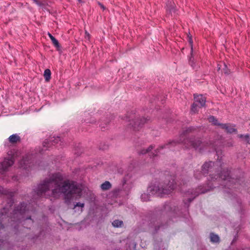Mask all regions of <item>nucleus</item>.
<instances>
[{"label": "nucleus", "mask_w": 250, "mask_h": 250, "mask_svg": "<svg viewBox=\"0 0 250 250\" xmlns=\"http://www.w3.org/2000/svg\"><path fill=\"white\" fill-rule=\"evenodd\" d=\"M194 103L198 105L200 108L204 107L206 104V98L202 95H194Z\"/></svg>", "instance_id": "9"}, {"label": "nucleus", "mask_w": 250, "mask_h": 250, "mask_svg": "<svg viewBox=\"0 0 250 250\" xmlns=\"http://www.w3.org/2000/svg\"><path fill=\"white\" fill-rule=\"evenodd\" d=\"M30 158V156L29 155H26L24 157H23L22 160L19 162V166L21 168L26 169L30 167L32 161Z\"/></svg>", "instance_id": "8"}, {"label": "nucleus", "mask_w": 250, "mask_h": 250, "mask_svg": "<svg viewBox=\"0 0 250 250\" xmlns=\"http://www.w3.org/2000/svg\"><path fill=\"white\" fill-rule=\"evenodd\" d=\"M210 241L213 243H218L220 242V238L219 236L213 232L210 233Z\"/></svg>", "instance_id": "13"}, {"label": "nucleus", "mask_w": 250, "mask_h": 250, "mask_svg": "<svg viewBox=\"0 0 250 250\" xmlns=\"http://www.w3.org/2000/svg\"><path fill=\"white\" fill-rule=\"evenodd\" d=\"M232 145V144L231 143H228V145H227V146H231Z\"/></svg>", "instance_id": "28"}, {"label": "nucleus", "mask_w": 250, "mask_h": 250, "mask_svg": "<svg viewBox=\"0 0 250 250\" xmlns=\"http://www.w3.org/2000/svg\"><path fill=\"white\" fill-rule=\"evenodd\" d=\"M64 177L60 173L53 174L49 178L45 179L34 189V192L38 197L44 196L48 198L46 193L52 188L51 194L56 197L62 193L64 195L65 203H71L73 197L76 195L79 198L81 196L82 189L78 184L74 181L66 180L63 183Z\"/></svg>", "instance_id": "2"}, {"label": "nucleus", "mask_w": 250, "mask_h": 250, "mask_svg": "<svg viewBox=\"0 0 250 250\" xmlns=\"http://www.w3.org/2000/svg\"><path fill=\"white\" fill-rule=\"evenodd\" d=\"M47 34L51 40L54 38V37L52 35L51 33H50L49 32H48Z\"/></svg>", "instance_id": "26"}, {"label": "nucleus", "mask_w": 250, "mask_h": 250, "mask_svg": "<svg viewBox=\"0 0 250 250\" xmlns=\"http://www.w3.org/2000/svg\"><path fill=\"white\" fill-rule=\"evenodd\" d=\"M85 39L88 41L90 39V35L87 31H85Z\"/></svg>", "instance_id": "23"}, {"label": "nucleus", "mask_w": 250, "mask_h": 250, "mask_svg": "<svg viewBox=\"0 0 250 250\" xmlns=\"http://www.w3.org/2000/svg\"><path fill=\"white\" fill-rule=\"evenodd\" d=\"M199 108V106L194 103L191 105V112L193 113H195L198 112Z\"/></svg>", "instance_id": "19"}, {"label": "nucleus", "mask_w": 250, "mask_h": 250, "mask_svg": "<svg viewBox=\"0 0 250 250\" xmlns=\"http://www.w3.org/2000/svg\"><path fill=\"white\" fill-rule=\"evenodd\" d=\"M166 6L167 10L169 11L170 13H171L175 12V8L172 0H168L166 3Z\"/></svg>", "instance_id": "12"}, {"label": "nucleus", "mask_w": 250, "mask_h": 250, "mask_svg": "<svg viewBox=\"0 0 250 250\" xmlns=\"http://www.w3.org/2000/svg\"><path fill=\"white\" fill-rule=\"evenodd\" d=\"M235 125L230 124H223L221 125V127L225 129L229 133H236L237 130L234 128Z\"/></svg>", "instance_id": "10"}, {"label": "nucleus", "mask_w": 250, "mask_h": 250, "mask_svg": "<svg viewBox=\"0 0 250 250\" xmlns=\"http://www.w3.org/2000/svg\"><path fill=\"white\" fill-rule=\"evenodd\" d=\"M51 71L49 69H46L44 71V77L46 81H48L51 78Z\"/></svg>", "instance_id": "16"}, {"label": "nucleus", "mask_w": 250, "mask_h": 250, "mask_svg": "<svg viewBox=\"0 0 250 250\" xmlns=\"http://www.w3.org/2000/svg\"><path fill=\"white\" fill-rule=\"evenodd\" d=\"M131 174L127 173L125 175L123 182L122 188H118L114 189L113 195L114 196L127 195L133 187V182L131 180Z\"/></svg>", "instance_id": "4"}, {"label": "nucleus", "mask_w": 250, "mask_h": 250, "mask_svg": "<svg viewBox=\"0 0 250 250\" xmlns=\"http://www.w3.org/2000/svg\"><path fill=\"white\" fill-rule=\"evenodd\" d=\"M51 41H52L53 44H54V45L56 48H60V44H59V42L58 41L55 37L51 40Z\"/></svg>", "instance_id": "22"}, {"label": "nucleus", "mask_w": 250, "mask_h": 250, "mask_svg": "<svg viewBox=\"0 0 250 250\" xmlns=\"http://www.w3.org/2000/svg\"><path fill=\"white\" fill-rule=\"evenodd\" d=\"M182 182L183 183V185L182 184V182H180L178 185V189L180 190V191L181 192H184V187L183 186H184L186 185V183L183 180H182Z\"/></svg>", "instance_id": "20"}, {"label": "nucleus", "mask_w": 250, "mask_h": 250, "mask_svg": "<svg viewBox=\"0 0 250 250\" xmlns=\"http://www.w3.org/2000/svg\"><path fill=\"white\" fill-rule=\"evenodd\" d=\"M112 224L113 227L116 228L121 227L123 225V222L119 220H115L112 222Z\"/></svg>", "instance_id": "18"}, {"label": "nucleus", "mask_w": 250, "mask_h": 250, "mask_svg": "<svg viewBox=\"0 0 250 250\" xmlns=\"http://www.w3.org/2000/svg\"><path fill=\"white\" fill-rule=\"evenodd\" d=\"M111 188V184L109 181H105L101 185V188L102 190H106Z\"/></svg>", "instance_id": "14"}, {"label": "nucleus", "mask_w": 250, "mask_h": 250, "mask_svg": "<svg viewBox=\"0 0 250 250\" xmlns=\"http://www.w3.org/2000/svg\"><path fill=\"white\" fill-rule=\"evenodd\" d=\"M98 4L100 6V7L103 9L104 10L105 9V7L104 6V5L102 4L100 2H98Z\"/></svg>", "instance_id": "25"}, {"label": "nucleus", "mask_w": 250, "mask_h": 250, "mask_svg": "<svg viewBox=\"0 0 250 250\" xmlns=\"http://www.w3.org/2000/svg\"><path fill=\"white\" fill-rule=\"evenodd\" d=\"M59 144L60 146L63 145V142L61 140L60 137H52L48 139H46L42 143L43 149L40 151V153H42V151L47 150L51 145H55Z\"/></svg>", "instance_id": "6"}, {"label": "nucleus", "mask_w": 250, "mask_h": 250, "mask_svg": "<svg viewBox=\"0 0 250 250\" xmlns=\"http://www.w3.org/2000/svg\"><path fill=\"white\" fill-rule=\"evenodd\" d=\"M125 120L130 122L129 125L134 130H139L146 121L149 120V119L137 118L134 113L127 115L125 117Z\"/></svg>", "instance_id": "5"}, {"label": "nucleus", "mask_w": 250, "mask_h": 250, "mask_svg": "<svg viewBox=\"0 0 250 250\" xmlns=\"http://www.w3.org/2000/svg\"><path fill=\"white\" fill-rule=\"evenodd\" d=\"M238 137L242 139L243 141L248 144H250V138L248 134L246 135H238Z\"/></svg>", "instance_id": "17"}, {"label": "nucleus", "mask_w": 250, "mask_h": 250, "mask_svg": "<svg viewBox=\"0 0 250 250\" xmlns=\"http://www.w3.org/2000/svg\"><path fill=\"white\" fill-rule=\"evenodd\" d=\"M189 63L191 66L193 67V68H194V63L193 62V61L191 60V58H190L189 59Z\"/></svg>", "instance_id": "24"}, {"label": "nucleus", "mask_w": 250, "mask_h": 250, "mask_svg": "<svg viewBox=\"0 0 250 250\" xmlns=\"http://www.w3.org/2000/svg\"><path fill=\"white\" fill-rule=\"evenodd\" d=\"M21 140L20 137L17 134H14L10 136L8 138L9 142L12 144L20 142Z\"/></svg>", "instance_id": "11"}, {"label": "nucleus", "mask_w": 250, "mask_h": 250, "mask_svg": "<svg viewBox=\"0 0 250 250\" xmlns=\"http://www.w3.org/2000/svg\"><path fill=\"white\" fill-rule=\"evenodd\" d=\"M174 176H167L164 183L161 185V187L156 185L149 186L147 189L148 193H144L141 196L142 201L146 202L150 200V195H155L161 197L168 195L176 187L173 184L174 182L176 185L177 183L175 181Z\"/></svg>", "instance_id": "3"}, {"label": "nucleus", "mask_w": 250, "mask_h": 250, "mask_svg": "<svg viewBox=\"0 0 250 250\" xmlns=\"http://www.w3.org/2000/svg\"><path fill=\"white\" fill-rule=\"evenodd\" d=\"M8 154V155H10L12 154L11 153L9 154V153Z\"/></svg>", "instance_id": "31"}, {"label": "nucleus", "mask_w": 250, "mask_h": 250, "mask_svg": "<svg viewBox=\"0 0 250 250\" xmlns=\"http://www.w3.org/2000/svg\"><path fill=\"white\" fill-rule=\"evenodd\" d=\"M208 121L209 122L211 123L213 125H219L221 126V125L222 124L219 123L218 122L217 119L213 116H210L208 118Z\"/></svg>", "instance_id": "15"}, {"label": "nucleus", "mask_w": 250, "mask_h": 250, "mask_svg": "<svg viewBox=\"0 0 250 250\" xmlns=\"http://www.w3.org/2000/svg\"><path fill=\"white\" fill-rule=\"evenodd\" d=\"M14 162V157L11 156L10 158H5L4 160L0 163V168L4 171L9 167L12 166Z\"/></svg>", "instance_id": "7"}, {"label": "nucleus", "mask_w": 250, "mask_h": 250, "mask_svg": "<svg viewBox=\"0 0 250 250\" xmlns=\"http://www.w3.org/2000/svg\"><path fill=\"white\" fill-rule=\"evenodd\" d=\"M161 226H155V232H157V230L158 229H159L160 228Z\"/></svg>", "instance_id": "27"}, {"label": "nucleus", "mask_w": 250, "mask_h": 250, "mask_svg": "<svg viewBox=\"0 0 250 250\" xmlns=\"http://www.w3.org/2000/svg\"><path fill=\"white\" fill-rule=\"evenodd\" d=\"M84 206V203H82L80 202L77 203L76 204L74 205V208H77V207L81 208L80 211L81 212L83 211V208Z\"/></svg>", "instance_id": "21"}, {"label": "nucleus", "mask_w": 250, "mask_h": 250, "mask_svg": "<svg viewBox=\"0 0 250 250\" xmlns=\"http://www.w3.org/2000/svg\"><path fill=\"white\" fill-rule=\"evenodd\" d=\"M42 234V232H41L40 234V235H39V236H36V238H38V237H40V235H41Z\"/></svg>", "instance_id": "29"}, {"label": "nucleus", "mask_w": 250, "mask_h": 250, "mask_svg": "<svg viewBox=\"0 0 250 250\" xmlns=\"http://www.w3.org/2000/svg\"><path fill=\"white\" fill-rule=\"evenodd\" d=\"M198 128L194 126L188 127L183 130L179 137V140L178 141H172L169 143L166 144L164 146L160 147V149H157L155 152H150L153 149V146H150L146 149H143L140 152V154H144L147 153H149L150 157L154 158L156 156L158 153H161L160 150L164 148L169 149L170 150H175L173 146L182 145L185 148L190 149L193 148L195 150L200 152L204 150H207L208 148H212L216 152L218 156L217 161L216 162L209 161L206 162L202 166V171L196 170L194 171V177L196 179H200L203 176H206V174H209L207 178L208 183L207 184L208 188H204L203 186H200L195 191L189 190L187 191L184 193L183 200L185 207L184 213L181 212L179 215L187 218L188 215V208L189 206L190 203L199 194L205 193L210 190L218 187L219 185L222 186L224 188V192L229 194V197L231 199L236 198L235 194H231L230 190L232 188H238L239 186L242 185L244 180L243 177L239 179H234L230 176V171L228 168H226L224 163L222 161L221 158H219L220 153L219 150L217 146H222L221 140H218L209 143L202 142L199 139H195L193 137L192 134L196 132Z\"/></svg>", "instance_id": "1"}, {"label": "nucleus", "mask_w": 250, "mask_h": 250, "mask_svg": "<svg viewBox=\"0 0 250 250\" xmlns=\"http://www.w3.org/2000/svg\"><path fill=\"white\" fill-rule=\"evenodd\" d=\"M79 2L81 1V0H78Z\"/></svg>", "instance_id": "30"}]
</instances>
